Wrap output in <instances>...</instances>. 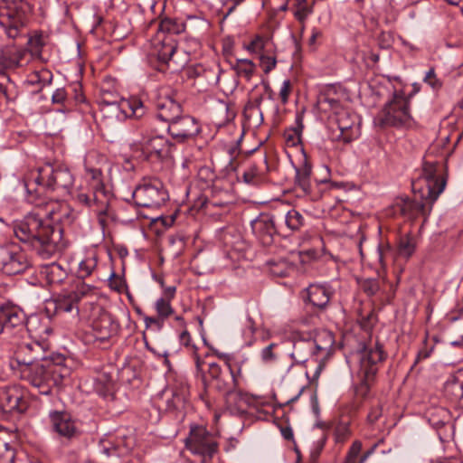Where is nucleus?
<instances>
[{
    "label": "nucleus",
    "mask_w": 463,
    "mask_h": 463,
    "mask_svg": "<svg viewBox=\"0 0 463 463\" xmlns=\"http://www.w3.org/2000/svg\"><path fill=\"white\" fill-rule=\"evenodd\" d=\"M376 121L381 127H409L412 123L409 99L404 92L394 90L392 98L379 112Z\"/></svg>",
    "instance_id": "nucleus-7"
},
{
    "label": "nucleus",
    "mask_w": 463,
    "mask_h": 463,
    "mask_svg": "<svg viewBox=\"0 0 463 463\" xmlns=\"http://www.w3.org/2000/svg\"><path fill=\"white\" fill-rule=\"evenodd\" d=\"M266 40L260 35H257L247 45L246 50L250 53H260L265 47Z\"/></svg>",
    "instance_id": "nucleus-49"
},
{
    "label": "nucleus",
    "mask_w": 463,
    "mask_h": 463,
    "mask_svg": "<svg viewBox=\"0 0 463 463\" xmlns=\"http://www.w3.org/2000/svg\"><path fill=\"white\" fill-rule=\"evenodd\" d=\"M66 369L51 361L44 363L34 362L28 371L20 373L32 385L39 389L43 394H49L52 386L61 383Z\"/></svg>",
    "instance_id": "nucleus-6"
},
{
    "label": "nucleus",
    "mask_w": 463,
    "mask_h": 463,
    "mask_svg": "<svg viewBox=\"0 0 463 463\" xmlns=\"http://www.w3.org/2000/svg\"><path fill=\"white\" fill-rule=\"evenodd\" d=\"M51 307H53L56 314L71 313L72 311H75L76 314L79 313L77 296L72 295L71 291L63 292L48 301L47 308L50 309Z\"/></svg>",
    "instance_id": "nucleus-26"
},
{
    "label": "nucleus",
    "mask_w": 463,
    "mask_h": 463,
    "mask_svg": "<svg viewBox=\"0 0 463 463\" xmlns=\"http://www.w3.org/2000/svg\"><path fill=\"white\" fill-rule=\"evenodd\" d=\"M158 32L170 34H179L184 32V25H183V21H178L172 18H165L161 20L158 24Z\"/></svg>",
    "instance_id": "nucleus-40"
},
{
    "label": "nucleus",
    "mask_w": 463,
    "mask_h": 463,
    "mask_svg": "<svg viewBox=\"0 0 463 463\" xmlns=\"http://www.w3.org/2000/svg\"><path fill=\"white\" fill-rule=\"evenodd\" d=\"M132 198L138 207L157 209L168 200V193L160 180L143 179L133 191Z\"/></svg>",
    "instance_id": "nucleus-8"
},
{
    "label": "nucleus",
    "mask_w": 463,
    "mask_h": 463,
    "mask_svg": "<svg viewBox=\"0 0 463 463\" xmlns=\"http://www.w3.org/2000/svg\"><path fill=\"white\" fill-rule=\"evenodd\" d=\"M98 265V258L92 253L86 256L80 263L77 270V277L84 279L90 277L96 269Z\"/></svg>",
    "instance_id": "nucleus-37"
},
{
    "label": "nucleus",
    "mask_w": 463,
    "mask_h": 463,
    "mask_svg": "<svg viewBox=\"0 0 463 463\" xmlns=\"http://www.w3.org/2000/svg\"><path fill=\"white\" fill-rule=\"evenodd\" d=\"M155 309L156 315L162 317L164 320L174 315L175 310L172 307L171 301L165 298H158L155 302Z\"/></svg>",
    "instance_id": "nucleus-44"
},
{
    "label": "nucleus",
    "mask_w": 463,
    "mask_h": 463,
    "mask_svg": "<svg viewBox=\"0 0 463 463\" xmlns=\"http://www.w3.org/2000/svg\"><path fill=\"white\" fill-rule=\"evenodd\" d=\"M392 257V250L389 245L381 246L379 245L376 250L377 261L383 270L386 269L387 260Z\"/></svg>",
    "instance_id": "nucleus-47"
},
{
    "label": "nucleus",
    "mask_w": 463,
    "mask_h": 463,
    "mask_svg": "<svg viewBox=\"0 0 463 463\" xmlns=\"http://www.w3.org/2000/svg\"><path fill=\"white\" fill-rule=\"evenodd\" d=\"M109 286L112 289L120 292L125 287V282L120 277H118L115 273H112L111 277L109 278Z\"/></svg>",
    "instance_id": "nucleus-60"
},
{
    "label": "nucleus",
    "mask_w": 463,
    "mask_h": 463,
    "mask_svg": "<svg viewBox=\"0 0 463 463\" xmlns=\"http://www.w3.org/2000/svg\"><path fill=\"white\" fill-rule=\"evenodd\" d=\"M416 242L412 236L406 234L401 237L398 246V252L405 258L411 257L415 251Z\"/></svg>",
    "instance_id": "nucleus-42"
},
{
    "label": "nucleus",
    "mask_w": 463,
    "mask_h": 463,
    "mask_svg": "<svg viewBox=\"0 0 463 463\" xmlns=\"http://www.w3.org/2000/svg\"><path fill=\"white\" fill-rule=\"evenodd\" d=\"M444 392L451 400H461L463 398V382L451 376L444 385Z\"/></svg>",
    "instance_id": "nucleus-39"
},
{
    "label": "nucleus",
    "mask_w": 463,
    "mask_h": 463,
    "mask_svg": "<svg viewBox=\"0 0 463 463\" xmlns=\"http://www.w3.org/2000/svg\"><path fill=\"white\" fill-rule=\"evenodd\" d=\"M28 6L23 0H2V28L8 38L21 37Z\"/></svg>",
    "instance_id": "nucleus-10"
},
{
    "label": "nucleus",
    "mask_w": 463,
    "mask_h": 463,
    "mask_svg": "<svg viewBox=\"0 0 463 463\" xmlns=\"http://www.w3.org/2000/svg\"><path fill=\"white\" fill-rule=\"evenodd\" d=\"M177 48L175 41L172 37H165L161 40L160 47L157 50V59L161 66L168 65ZM163 71L164 68H159Z\"/></svg>",
    "instance_id": "nucleus-31"
},
{
    "label": "nucleus",
    "mask_w": 463,
    "mask_h": 463,
    "mask_svg": "<svg viewBox=\"0 0 463 463\" xmlns=\"http://www.w3.org/2000/svg\"><path fill=\"white\" fill-rule=\"evenodd\" d=\"M427 340L425 339L424 344L425 345L418 352L417 358L415 361V364L419 363L421 360L427 359L430 356L434 346L428 347L426 345Z\"/></svg>",
    "instance_id": "nucleus-61"
},
{
    "label": "nucleus",
    "mask_w": 463,
    "mask_h": 463,
    "mask_svg": "<svg viewBox=\"0 0 463 463\" xmlns=\"http://www.w3.org/2000/svg\"><path fill=\"white\" fill-rule=\"evenodd\" d=\"M383 346L379 342L365 346L360 353V374L366 379H374L379 364L386 358Z\"/></svg>",
    "instance_id": "nucleus-14"
},
{
    "label": "nucleus",
    "mask_w": 463,
    "mask_h": 463,
    "mask_svg": "<svg viewBox=\"0 0 463 463\" xmlns=\"http://www.w3.org/2000/svg\"><path fill=\"white\" fill-rule=\"evenodd\" d=\"M318 105L323 111L331 112V120L337 126L338 133L333 134V139L349 143L359 137V118L349 108L329 94L321 96Z\"/></svg>",
    "instance_id": "nucleus-4"
},
{
    "label": "nucleus",
    "mask_w": 463,
    "mask_h": 463,
    "mask_svg": "<svg viewBox=\"0 0 463 463\" xmlns=\"http://www.w3.org/2000/svg\"><path fill=\"white\" fill-rule=\"evenodd\" d=\"M21 402L22 394L16 387L5 388L2 392V412H21L23 411L20 406Z\"/></svg>",
    "instance_id": "nucleus-28"
},
{
    "label": "nucleus",
    "mask_w": 463,
    "mask_h": 463,
    "mask_svg": "<svg viewBox=\"0 0 463 463\" xmlns=\"http://www.w3.org/2000/svg\"><path fill=\"white\" fill-rule=\"evenodd\" d=\"M238 387L226 389L224 392L227 409L232 414H243L247 411L248 405L251 402V398L241 391L237 390Z\"/></svg>",
    "instance_id": "nucleus-25"
},
{
    "label": "nucleus",
    "mask_w": 463,
    "mask_h": 463,
    "mask_svg": "<svg viewBox=\"0 0 463 463\" xmlns=\"http://www.w3.org/2000/svg\"><path fill=\"white\" fill-rule=\"evenodd\" d=\"M28 266L26 256L17 246L2 248V273L8 276L19 274Z\"/></svg>",
    "instance_id": "nucleus-18"
},
{
    "label": "nucleus",
    "mask_w": 463,
    "mask_h": 463,
    "mask_svg": "<svg viewBox=\"0 0 463 463\" xmlns=\"http://www.w3.org/2000/svg\"><path fill=\"white\" fill-rule=\"evenodd\" d=\"M66 98H67L66 90L63 88H61V89H57L53 92V94L52 96V100L55 104H62L66 100Z\"/></svg>",
    "instance_id": "nucleus-62"
},
{
    "label": "nucleus",
    "mask_w": 463,
    "mask_h": 463,
    "mask_svg": "<svg viewBox=\"0 0 463 463\" xmlns=\"http://www.w3.org/2000/svg\"><path fill=\"white\" fill-rule=\"evenodd\" d=\"M157 118L170 123L183 113L182 106L173 97H160L156 102Z\"/></svg>",
    "instance_id": "nucleus-24"
},
{
    "label": "nucleus",
    "mask_w": 463,
    "mask_h": 463,
    "mask_svg": "<svg viewBox=\"0 0 463 463\" xmlns=\"http://www.w3.org/2000/svg\"><path fill=\"white\" fill-rule=\"evenodd\" d=\"M143 102L136 97L119 102H105L100 109L104 118L121 120L125 118H141L145 114Z\"/></svg>",
    "instance_id": "nucleus-13"
},
{
    "label": "nucleus",
    "mask_w": 463,
    "mask_h": 463,
    "mask_svg": "<svg viewBox=\"0 0 463 463\" xmlns=\"http://www.w3.org/2000/svg\"><path fill=\"white\" fill-rule=\"evenodd\" d=\"M303 128V117L301 115H297L295 127L289 128L284 132V138L287 146H296L300 143Z\"/></svg>",
    "instance_id": "nucleus-33"
},
{
    "label": "nucleus",
    "mask_w": 463,
    "mask_h": 463,
    "mask_svg": "<svg viewBox=\"0 0 463 463\" xmlns=\"http://www.w3.org/2000/svg\"><path fill=\"white\" fill-rule=\"evenodd\" d=\"M260 65L261 69L263 70L264 73L268 74L272 70L275 69V67L277 65V60L274 56L260 54Z\"/></svg>",
    "instance_id": "nucleus-50"
},
{
    "label": "nucleus",
    "mask_w": 463,
    "mask_h": 463,
    "mask_svg": "<svg viewBox=\"0 0 463 463\" xmlns=\"http://www.w3.org/2000/svg\"><path fill=\"white\" fill-rule=\"evenodd\" d=\"M185 446L194 455L202 457V463H209L219 449L216 437L203 426L191 428Z\"/></svg>",
    "instance_id": "nucleus-9"
},
{
    "label": "nucleus",
    "mask_w": 463,
    "mask_h": 463,
    "mask_svg": "<svg viewBox=\"0 0 463 463\" xmlns=\"http://www.w3.org/2000/svg\"><path fill=\"white\" fill-rule=\"evenodd\" d=\"M361 450H362L361 441L355 440L353 442L347 454L352 456L353 458H360L359 455H360Z\"/></svg>",
    "instance_id": "nucleus-64"
},
{
    "label": "nucleus",
    "mask_w": 463,
    "mask_h": 463,
    "mask_svg": "<svg viewBox=\"0 0 463 463\" xmlns=\"http://www.w3.org/2000/svg\"><path fill=\"white\" fill-rule=\"evenodd\" d=\"M381 416L382 409L380 407H373L367 415V421L373 425L380 419Z\"/></svg>",
    "instance_id": "nucleus-63"
},
{
    "label": "nucleus",
    "mask_w": 463,
    "mask_h": 463,
    "mask_svg": "<svg viewBox=\"0 0 463 463\" xmlns=\"http://www.w3.org/2000/svg\"><path fill=\"white\" fill-rule=\"evenodd\" d=\"M420 200L413 199L404 203L402 212L408 214L411 218H416L420 215L427 217L431 212L432 205L434 203H430L429 199L421 197L420 194Z\"/></svg>",
    "instance_id": "nucleus-29"
},
{
    "label": "nucleus",
    "mask_w": 463,
    "mask_h": 463,
    "mask_svg": "<svg viewBox=\"0 0 463 463\" xmlns=\"http://www.w3.org/2000/svg\"><path fill=\"white\" fill-rule=\"evenodd\" d=\"M374 379H366L364 376H362V381L360 384L356 388L357 394L365 397L369 392L371 383Z\"/></svg>",
    "instance_id": "nucleus-59"
},
{
    "label": "nucleus",
    "mask_w": 463,
    "mask_h": 463,
    "mask_svg": "<svg viewBox=\"0 0 463 463\" xmlns=\"http://www.w3.org/2000/svg\"><path fill=\"white\" fill-rule=\"evenodd\" d=\"M91 328L94 342L103 344L109 342L112 336L118 334L119 325L111 315L103 312L92 321Z\"/></svg>",
    "instance_id": "nucleus-19"
},
{
    "label": "nucleus",
    "mask_w": 463,
    "mask_h": 463,
    "mask_svg": "<svg viewBox=\"0 0 463 463\" xmlns=\"http://www.w3.org/2000/svg\"><path fill=\"white\" fill-rule=\"evenodd\" d=\"M219 357L224 362L229 370L230 380L226 381L223 378L222 368L217 363H210L208 364L209 376L216 382L215 385L219 390L225 391L226 389L239 387L241 378L242 362L228 354H221Z\"/></svg>",
    "instance_id": "nucleus-11"
},
{
    "label": "nucleus",
    "mask_w": 463,
    "mask_h": 463,
    "mask_svg": "<svg viewBox=\"0 0 463 463\" xmlns=\"http://www.w3.org/2000/svg\"><path fill=\"white\" fill-rule=\"evenodd\" d=\"M87 191H80L76 195L79 203L92 208L102 227L108 219H113L110 204L113 199L111 191L105 185L102 172L99 168H86Z\"/></svg>",
    "instance_id": "nucleus-3"
},
{
    "label": "nucleus",
    "mask_w": 463,
    "mask_h": 463,
    "mask_svg": "<svg viewBox=\"0 0 463 463\" xmlns=\"http://www.w3.org/2000/svg\"><path fill=\"white\" fill-rule=\"evenodd\" d=\"M334 294L335 289L329 283H314L306 289V300L314 307L324 310Z\"/></svg>",
    "instance_id": "nucleus-21"
},
{
    "label": "nucleus",
    "mask_w": 463,
    "mask_h": 463,
    "mask_svg": "<svg viewBox=\"0 0 463 463\" xmlns=\"http://www.w3.org/2000/svg\"><path fill=\"white\" fill-rule=\"evenodd\" d=\"M50 419L53 430L61 437L70 439L78 434L75 422L68 413L52 411L50 413Z\"/></svg>",
    "instance_id": "nucleus-22"
},
{
    "label": "nucleus",
    "mask_w": 463,
    "mask_h": 463,
    "mask_svg": "<svg viewBox=\"0 0 463 463\" xmlns=\"http://www.w3.org/2000/svg\"><path fill=\"white\" fill-rule=\"evenodd\" d=\"M232 68L235 71L238 77L247 81L252 79L256 71L255 63L249 59H236Z\"/></svg>",
    "instance_id": "nucleus-34"
},
{
    "label": "nucleus",
    "mask_w": 463,
    "mask_h": 463,
    "mask_svg": "<svg viewBox=\"0 0 463 463\" xmlns=\"http://www.w3.org/2000/svg\"><path fill=\"white\" fill-rule=\"evenodd\" d=\"M424 82L429 84L433 90H439L441 87V81L437 78L435 71L430 68L425 74Z\"/></svg>",
    "instance_id": "nucleus-52"
},
{
    "label": "nucleus",
    "mask_w": 463,
    "mask_h": 463,
    "mask_svg": "<svg viewBox=\"0 0 463 463\" xmlns=\"http://www.w3.org/2000/svg\"><path fill=\"white\" fill-rule=\"evenodd\" d=\"M165 320L159 316L156 317H145L144 323L146 327L155 326L157 330H161L164 326Z\"/></svg>",
    "instance_id": "nucleus-57"
},
{
    "label": "nucleus",
    "mask_w": 463,
    "mask_h": 463,
    "mask_svg": "<svg viewBox=\"0 0 463 463\" xmlns=\"http://www.w3.org/2000/svg\"><path fill=\"white\" fill-rule=\"evenodd\" d=\"M291 90H292L291 81L289 80H285L282 82V85L280 87L279 93V99L283 105L288 103Z\"/></svg>",
    "instance_id": "nucleus-54"
},
{
    "label": "nucleus",
    "mask_w": 463,
    "mask_h": 463,
    "mask_svg": "<svg viewBox=\"0 0 463 463\" xmlns=\"http://www.w3.org/2000/svg\"><path fill=\"white\" fill-rule=\"evenodd\" d=\"M25 334V314L18 306L2 303V335L5 340L22 338Z\"/></svg>",
    "instance_id": "nucleus-12"
},
{
    "label": "nucleus",
    "mask_w": 463,
    "mask_h": 463,
    "mask_svg": "<svg viewBox=\"0 0 463 463\" xmlns=\"http://www.w3.org/2000/svg\"><path fill=\"white\" fill-rule=\"evenodd\" d=\"M95 288L91 285H89L82 281V279H79V281L76 283L73 290L71 291L72 295L77 296V301L87 295L91 294L94 291Z\"/></svg>",
    "instance_id": "nucleus-48"
},
{
    "label": "nucleus",
    "mask_w": 463,
    "mask_h": 463,
    "mask_svg": "<svg viewBox=\"0 0 463 463\" xmlns=\"http://www.w3.org/2000/svg\"><path fill=\"white\" fill-rule=\"evenodd\" d=\"M263 97L264 95L262 92L258 96L252 97L244 109V115L248 119H251L252 117L256 116L255 123L257 125L263 122V116L260 109Z\"/></svg>",
    "instance_id": "nucleus-35"
},
{
    "label": "nucleus",
    "mask_w": 463,
    "mask_h": 463,
    "mask_svg": "<svg viewBox=\"0 0 463 463\" xmlns=\"http://www.w3.org/2000/svg\"><path fill=\"white\" fill-rule=\"evenodd\" d=\"M41 194H28L29 203L35 209L23 220L15 221L12 226L6 224L5 232H13L22 242L28 243L43 259L54 256L64 248L62 230L55 223L70 219L71 209L64 201L50 200L38 202Z\"/></svg>",
    "instance_id": "nucleus-1"
},
{
    "label": "nucleus",
    "mask_w": 463,
    "mask_h": 463,
    "mask_svg": "<svg viewBox=\"0 0 463 463\" xmlns=\"http://www.w3.org/2000/svg\"><path fill=\"white\" fill-rule=\"evenodd\" d=\"M184 32L200 33L208 28V22L201 14H187L186 19L183 21Z\"/></svg>",
    "instance_id": "nucleus-38"
},
{
    "label": "nucleus",
    "mask_w": 463,
    "mask_h": 463,
    "mask_svg": "<svg viewBox=\"0 0 463 463\" xmlns=\"http://www.w3.org/2000/svg\"><path fill=\"white\" fill-rule=\"evenodd\" d=\"M323 38V32L314 27L311 30V35L308 39V46L312 51L317 50V46L320 44V40Z\"/></svg>",
    "instance_id": "nucleus-53"
},
{
    "label": "nucleus",
    "mask_w": 463,
    "mask_h": 463,
    "mask_svg": "<svg viewBox=\"0 0 463 463\" xmlns=\"http://www.w3.org/2000/svg\"><path fill=\"white\" fill-rule=\"evenodd\" d=\"M167 130L174 139L178 142H184L197 136L201 127L194 117L182 113L168 124Z\"/></svg>",
    "instance_id": "nucleus-15"
},
{
    "label": "nucleus",
    "mask_w": 463,
    "mask_h": 463,
    "mask_svg": "<svg viewBox=\"0 0 463 463\" xmlns=\"http://www.w3.org/2000/svg\"><path fill=\"white\" fill-rule=\"evenodd\" d=\"M447 184L443 167L436 162H425L419 177L412 182L415 195L418 194L429 202L435 203Z\"/></svg>",
    "instance_id": "nucleus-5"
},
{
    "label": "nucleus",
    "mask_w": 463,
    "mask_h": 463,
    "mask_svg": "<svg viewBox=\"0 0 463 463\" xmlns=\"http://www.w3.org/2000/svg\"><path fill=\"white\" fill-rule=\"evenodd\" d=\"M314 345V350L317 354V366L313 378H318L320 372L324 366V360L332 353L335 344V336L328 330H321L317 333L314 339H311Z\"/></svg>",
    "instance_id": "nucleus-20"
},
{
    "label": "nucleus",
    "mask_w": 463,
    "mask_h": 463,
    "mask_svg": "<svg viewBox=\"0 0 463 463\" xmlns=\"http://www.w3.org/2000/svg\"><path fill=\"white\" fill-rule=\"evenodd\" d=\"M314 4V0H296L293 5V14L301 24V32L305 29L307 19L313 13Z\"/></svg>",
    "instance_id": "nucleus-32"
},
{
    "label": "nucleus",
    "mask_w": 463,
    "mask_h": 463,
    "mask_svg": "<svg viewBox=\"0 0 463 463\" xmlns=\"http://www.w3.org/2000/svg\"><path fill=\"white\" fill-rule=\"evenodd\" d=\"M10 53V57L6 58V52L2 51V67H16L19 64L23 57L22 49L17 45H14Z\"/></svg>",
    "instance_id": "nucleus-43"
},
{
    "label": "nucleus",
    "mask_w": 463,
    "mask_h": 463,
    "mask_svg": "<svg viewBox=\"0 0 463 463\" xmlns=\"http://www.w3.org/2000/svg\"><path fill=\"white\" fill-rule=\"evenodd\" d=\"M46 275L49 283L51 284H58L62 281L65 272L61 269V266L53 263L47 267L46 269Z\"/></svg>",
    "instance_id": "nucleus-45"
},
{
    "label": "nucleus",
    "mask_w": 463,
    "mask_h": 463,
    "mask_svg": "<svg viewBox=\"0 0 463 463\" xmlns=\"http://www.w3.org/2000/svg\"><path fill=\"white\" fill-rule=\"evenodd\" d=\"M335 440L337 442H344L348 436L350 435L349 428L345 423H340L336 426L335 431Z\"/></svg>",
    "instance_id": "nucleus-56"
},
{
    "label": "nucleus",
    "mask_w": 463,
    "mask_h": 463,
    "mask_svg": "<svg viewBox=\"0 0 463 463\" xmlns=\"http://www.w3.org/2000/svg\"><path fill=\"white\" fill-rule=\"evenodd\" d=\"M260 175V171L256 165H251L242 175L244 183L248 184H255Z\"/></svg>",
    "instance_id": "nucleus-51"
},
{
    "label": "nucleus",
    "mask_w": 463,
    "mask_h": 463,
    "mask_svg": "<svg viewBox=\"0 0 463 463\" xmlns=\"http://www.w3.org/2000/svg\"><path fill=\"white\" fill-rule=\"evenodd\" d=\"M285 224L290 231H298L304 224V217L298 211L291 209L285 215Z\"/></svg>",
    "instance_id": "nucleus-41"
},
{
    "label": "nucleus",
    "mask_w": 463,
    "mask_h": 463,
    "mask_svg": "<svg viewBox=\"0 0 463 463\" xmlns=\"http://www.w3.org/2000/svg\"><path fill=\"white\" fill-rule=\"evenodd\" d=\"M358 285L359 288L368 296L375 295L380 289V285L376 279H358Z\"/></svg>",
    "instance_id": "nucleus-46"
},
{
    "label": "nucleus",
    "mask_w": 463,
    "mask_h": 463,
    "mask_svg": "<svg viewBox=\"0 0 463 463\" xmlns=\"http://www.w3.org/2000/svg\"><path fill=\"white\" fill-rule=\"evenodd\" d=\"M184 401L185 397L183 393L173 392L172 399L167 401V409L171 411L179 409Z\"/></svg>",
    "instance_id": "nucleus-55"
},
{
    "label": "nucleus",
    "mask_w": 463,
    "mask_h": 463,
    "mask_svg": "<svg viewBox=\"0 0 463 463\" xmlns=\"http://www.w3.org/2000/svg\"><path fill=\"white\" fill-rule=\"evenodd\" d=\"M27 331L35 337L45 338L49 336L52 329L49 325L47 318L44 319V323L37 316L31 317L25 324Z\"/></svg>",
    "instance_id": "nucleus-30"
},
{
    "label": "nucleus",
    "mask_w": 463,
    "mask_h": 463,
    "mask_svg": "<svg viewBox=\"0 0 463 463\" xmlns=\"http://www.w3.org/2000/svg\"><path fill=\"white\" fill-rule=\"evenodd\" d=\"M73 184L74 177L68 167L52 164L39 167L24 180L27 194H41L47 191L65 196L70 194Z\"/></svg>",
    "instance_id": "nucleus-2"
},
{
    "label": "nucleus",
    "mask_w": 463,
    "mask_h": 463,
    "mask_svg": "<svg viewBox=\"0 0 463 463\" xmlns=\"http://www.w3.org/2000/svg\"><path fill=\"white\" fill-rule=\"evenodd\" d=\"M311 339H300L294 343L291 357L297 364H304L309 359L317 363V354Z\"/></svg>",
    "instance_id": "nucleus-27"
},
{
    "label": "nucleus",
    "mask_w": 463,
    "mask_h": 463,
    "mask_svg": "<svg viewBox=\"0 0 463 463\" xmlns=\"http://www.w3.org/2000/svg\"><path fill=\"white\" fill-rule=\"evenodd\" d=\"M172 145L163 136L143 137L140 141L141 153L145 159L162 160L169 156Z\"/></svg>",
    "instance_id": "nucleus-16"
},
{
    "label": "nucleus",
    "mask_w": 463,
    "mask_h": 463,
    "mask_svg": "<svg viewBox=\"0 0 463 463\" xmlns=\"http://www.w3.org/2000/svg\"><path fill=\"white\" fill-rule=\"evenodd\" d=\"M251 229L264 245H269L272 242V237L276 232L275 222L272 216L260 214L251 222Z\"/></svg>",
    "instance_id": "nucleus-23"
},
{
    "label": "nucleus",
    "mask_w": 463,
    "mask_h": 463,
    "mask_svg": "<svg viewBox=\"0 0 463 463\" xmlns=\"http://www.w3.org/2000/svg\"><path fill=\"white\" fill-rule=\"evenodd\" d=\"M310 175L311 167L307 164L296 170V185L301 189L304 195L311 194Z\"/></svg>",
    "instance_id": "nucleus-36"
},
{
    "label": "nucleus",
    "mask_w": 463,
    "mask_h": 463,
    "mask_svg": "<svg viewBox=\"0 0 463 463\" xmlns=\"http://www.w3.org/2000/svg\"><path fill=\"white\" fill-rule=\"evenodd\" d=\"M276 344H270L261 350L260 355L264 363H270L276 360V354L273 353V348Z\"/></svg>",
    "instance_id": "nucleus-58"
},
{
    "label": "nucleus",
    "mask_w": 463,
    "mask_h": 463,
    "mask_svg": "<svg viewBox=\"0 0 463 463\" xmlns=\"http://www.w3.org/2000/svg\"><path fill=\"white\" fill-rule=\"evenodd\" d=\"M21 338L8 340L14 345L13 354L10 356V368L14 372L22 373L28 371L29 366L35 362L33 349L30 344L22 343Z\"/></svg>",
    "instance_id": "nucleus-17"
}]
</instances>
